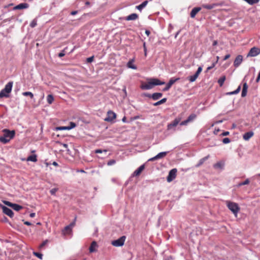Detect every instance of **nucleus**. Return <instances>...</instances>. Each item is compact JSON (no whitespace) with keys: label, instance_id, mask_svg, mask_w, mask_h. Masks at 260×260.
<instances>
[{"label":"nucleus","instance_id":"obj_64","mask_svg":"<svg viewBox=\"0 0 260 260\" xmlns=\"http://www.w3.org/2000/svg\"><path fill=\"white\" fill-rule=\"evenodd\" d=\"M52 165L55 167H57L58 166L57 162H56V161H53L52 163Z\"/></svg>","mask_w":260,"mask_h":260},{"label":"nucleus","instance_id":"obj_22","mask_svg":"<svg viewBox=\"0 0 260 260\" xmlns=\"http://www.w3.org/2000/svg\"><path fill=\"white\" fill-rule=\"evenodd\" d=\"M96 247H97L96 242L95 241H93L91 243V245L89 248V252L91 253L95 252L96 251L95 248Z\"/></svg>","mask_w":260,"mask_h":260},{"label":"nucleus","instance_id":"obj_20","mask_svg":"<svg viewBox=\"0 0 260 260\" xmlns=\"http://www.w3.org/2000/svg\"><path fill=\"white\" fill-rule=\"evenodd\" d=\"M201 10V8L195 7L190 12V17L194 18L196 14Z\"/></svg>","mask_w":260,"mask_h":260},{"label":"nucleus","instance_id":"obj_38","mask_svg":"<svg viewBox=\"0 0 260 260\" xmlns=\"http://www.w3.org/2000/svg\"><path fill=\"white\" fill-rule=\"evenodd\" d=\"M215 6V5H203V8H206L208 10H211L213 9Z\"/></svg>","mask_w":260,"mask_h":260},{"label":"nucleus","instance_id":"obj_48","mask_svg":"<svg viewBox=\"0 0 260 260\" xmlns=\"http://www.w3.org/2000/svg\"><path fill=\"white\" fill-rule=\"evenodd\" d=\"M3 202H4V203L6 205H7V206H9V207H12V205H13V203H11V202H9V201H4Z\"/></svg>","mask_w":260,"mask_h":260},{"label":"nucleus","instance_id":"obj_35","mask_svg":"<svg viewBox=\"0 0 260 260\" xmlns=\"http://www.w3.org/2000/svg\"><path fill=\"white\" fill-rule=\"evenodd\" d=\"M22 94L24 96H29L31 99H32L34 98V94L32 92L29 91H26L22 93Z\"/></svg>","mask_w":260,"mask_h":260},{"label":"nucleus","instance_id":"obj_9","mask_svg":"<svg viewBox=\"0 0 260 260\" xmlns=\"http://www.w3.org/2000/svg\"><path fill=\"white\" fill-rule=\"evenodd\" d=\"M202 71V67H199L198 69V70L197 71V72L193 75L190 76L188 77V79L189 80V81L190 82H193L195 81L196 80V79L198 78V77H199L200 74L201 73Z\"/></svg>","mask_w":260,"mask_h":260},{"label":"nucleus","instance_id":"obj_50","mask_svg":"<svg viewBox=\"0 0 260 260\" xmlns=\"http://www.w3.org/2000/svg\"><path fill=\"white\" fill-rule=\"evenodd\" d=\"M58 130H69L68 126H60L57 128Z\"/></svg>","mask_w":260,"mask_h":260},{"label":"nucleus","instance_id":"obj_8","mask_svg":"<svg viewBox=\"0 0 260 260\" xmlns=\"http://www.w3.org/2000/svg\"><path fill=\"white\" fill-rule=\"evenodd\" d=\"M177 170L176 169H173L170 171L167 180L168 182L173 181L176 177Z\"/></svg>","mask_w":260,"mask_h":260},{"label":"nucleus","instance_id":"obj_34","mask_svg":"<svg viewBox=\"0 0 260 260\" xmlns=\"http://www.w3.org/2000/svg\"><path fill=\"white\" fill-rule=\"evenodd\" d=\"M209 155H208V156H205V157L202 158V159H201L199 162V164L197 165V166H200L201 165H202L204 163V162L205 161H206L209 158Z\"/></svg>","mask_w":260,"mask_h":260},{"label":"nucleus","instance_id":"obj_52","mask_svg":"<svg viewBox=\"0 0 260 260\" xmlns=\"http://www.w3.org/2000/svg\"><path fill=\"white\" fill-rule=\"evenodd\" d=\"M94 56H91L87 58L86 60L87 62H91L93 60Z\"/></svg>","mask_w":260,"mask_h":260},{"label":"nucleus","instance_id":"obj_51","mask_svg":"<svg viewBox=\"0 0 260 260\" xmlns=\"http://www.w3.org/2000/svg\"><path fill=\"white\" fill-rule=\"evenodd\" d=\"M143 48H144V55L145 56H147V48H146L145 42L143 43Z\"/></svg>","mask_w":260,"mask_h":260},{"label":"nucleus","instance_id":"obj_55","mask_svg":"<svg viewBox=\"0 0 260 260\" xmlns=\"http://www.w3.org/2000/svg\"><path fill=\"white\" fill-rule=\"evenodd\" d=\"M143 95L145 96H146V97H148V98H151L152 94H149V93H144Z\"/></svg>","mask_w":260,"mask_h":260},{"label":"nucleus","instance_id":"obj_6","mask_svg":"<svg viewBox=\"0 0 260 260\" xmlns=\"http://www.w3.org/2000/svg\"><path fill=\"white\" fill-rule=\"evenodd\" d=\"M260 54V48L253 47L250 49L247 57H255Z\"/></svg>","mask_w":260,"mask_h":260},{"label":"nucleus","instance_id":"obj_15","mask_svg":"<svg viewBox=\"0 0 260 260\" xmlns=\"http://www.w3.org/2000/svg\"><path fill=\"white\" fill-rule=\"evenodd\" d=\"M243 60V56L241 55H238L235 58L234 65L236 67H238L242 63Z\"/></svg>","mask_w":260,"mask_h":260},{"label":"nucleus","instance_id":"obj_3","mask_svg":"<svg viewBox=\"0 0 260 260\" xmlns=\"http://www.w3.org/2000/svg\"><path fill=\"white\" fill-rule=\"evenodd\" d=\"M13 84V82L11 81L5 85V88L0 92V98H7L9 96V93L12 91Z\"/></svg>","mask_w":260,"mask_h":260},{"label":"nucleus","instance_id":"obj_40","mask_svg":"<svg viewBox=\"0 0 260 260\" xmlns=\"http://www.w3.org/2000/svg\"><path fill=\"white\" fill-rule=\"evenodd\" d=\"M76 126V124H75V123H74L73 122H70V125L68 126L69 129L70 130V129L75 127Z\"/></svg>","mask_w":260,"mask_h":260},{"label":"nucleus","instance_id":"obj_43","mask_svg":"<svg viewBox=\"0 0 260 260\" xmlns=\"http://www.w3.org/2000/svg\"><path fill=\"white\" fill-rule=\"evenodd\" d=\"M217 60H216V61H215L214 62H213V63H212V64H211V66L208 67L207 68V71H209L210 70H211V69H212V68H213L215 66V65H216V64L217 63Z\"/></svg>","mask_w":260,"mask_h":260},{"label":"nucleus","instance_id":"obj_37","mask_svg":"<svg viewBox=\"0 0 260 260\" xmlns=\"http://www.w3.org/2000/svg\"><path fill=\"white\" fill-rule=\"evenodd\" d=\"M37 24V20L36 19H34L30 23V26L32 28L35 27Z\"/></svg>","mask_w":260,"mask_h":260},{"label":"nucleus","instance_id":"obj_53","mask_svg":"<svg viewBox=\"0 0 260 260\" xmlns=\"http://www.w3.org/2000/svg\"><path fill=\"white\" fill-rule=\"evenodd\" d=\"M230 133L229 132H224L222 133L220 135L221 136H225L229 135Z\"/></svg>","mask_w":260,"mask_h":260},{"label":"nucleus","instance_id":"obj_18","mask_svg":"<svg viewBox=\"0 0 260 260\" xmlns=\"http://www.w3.org/2000/svg\"><path fill=\"white\" fill-rule=\"evenodd\" d=\"M253 132L251 131L247 132L243 135V139L245 141H248L253 136Z\"/></svg>","mask_w":260,"mask_h":260},{"label":"nucleus","instance_id":"obj_25","mask_svg":"<svg viewBox=\"0 0 260 260\" xmlns=\"http://www.w3.org/2000/svg\"><path fill=\"white\" fill-rule=\"evenodd\" d=\"M162 96V94L160 92L154 93L151 95V98L153 100H157Z\"/></svg>","mask_w":260,"mask_h":260},{"label":"nucleus","instance_id":"obj_58","mask_svg":"<svg viewBox=\"0 0 260 260\" xmlns=\"http://www.w3.org/2000/svg\"><path fill=\"white\" fill-rule=\"evenodd\" d=\"M103 152V151L101 150V149H96L95 151V152L96 153H101Z\"/></svg>","mask_w":260,"mask_h":260},{"label":"nucleus","instance_id":"obj_62","mask_svg":"<svg viewBox=\"0 0 260 260\" xmlns=\"http://www.w3.org/2000/svg\"><path fill=\"white\" fill-rule=\"evenodd\" d=\"M36 214L35 213H31L30 214L29 216L30 217L33 218L35 216Z\"/></svg>","mask_w":260,"mask_h":260},{"label":"nucleus","instance_id":"obj_61","mask_svg":"<svg viewBox=\"0 0 260 260\" xmlns=\"http://www.w3.org/2000/svg\"><path fill=\"white\" fill-rule=\"evenodd\" d=\"M122 122H123L124 123L127 122L126 118V117L125 116L122 118Z\"/></svg>","mask_w":260,"mask_h":260},{"label":"nucleus","instance_id":"obj_57","mask_svg":"<svg viewBox=\"0 0 260 260\" xmlns=\"http://www.w3.org/2000/svg\"><path fill=\"white\" fill-rule=\"evenodd\" d=\"M259 80H260V72H259L257 77L256 79V82H258Z\"/></svg>","mask_w":260,"mask_h":260},{"label":"nucleus","instance_id":"obj_26","mask_svg":"<svg viewBox=\"0 0 260 260\" xmlns=\"http://www.w3.org/2000/svg\"><path fill=\"white\" fill-rule=\"evenodd\" d=\"M27 161H32V162H36L37 161V155H35V154L29 155L27 157Z\"/></svg>","mask_w":260,"mask_h":260},{"label":"nucleus","instance_id":"obj_11","mask_svg":"<svg viewBox=\"0 0 260 260\" xmlns=\"http://www.w3.org/2000/svg\"><path fill=\"white\" fill-rule=\"evenodd\" d=\"M167 152H161L157 154L155 156L150 158L148 159V161H152L155 160L159 159L165 157L167 154Z\"/></svg>","mask_w":260,"mask_h":260},{"label":"nucleus","instance_id":"obj_13","mask_svg":"<svg viewBox=\"0 0 260 260\" xmlns=\"http://www.w3.org/2000/svg\"><path fill=\"white\" fill-rule=\"evenodd\" d=\"M179 78H171L169 82L167 84L166 86L162 89L164 91H168L172 86V85L177 81H178Z\"/></svg>","mask_w":260,"mask_h":260},{"label":"nucleus","instance_id":"obj_10","mask_svg":"<svg viewBox=\"0 0 260 260\" xmlns=\"http://www.w3.org/2000/svg\"><path fill=\"white\" fill-rule=\"evenodd\" d=\"M116 117V114L112 111H109L107 112V116L105 118V121L107 122H112Z\"/></svg>","mask_w":260,"mask_h":260},{"label":"nucleus","instance_id":"obj_36","mask_svg":"<svg viewBox=\"0 0 260 260\" xmlns=\"http://www.w3.org/2000/svg\"><path fill=\"white\" fill-rule=\"evenodd\" d=\"M245 2H246L248 4L252 5L254 4L257 3L259 0H244Z\"/></svg>","mask_w":260,"mask_h":260},{"label":"nucleus","instance_id":"obj_1","mask_svg":"<svg viewBox=\"0 0 260 260\" xmlns=\"http://www.w3.org/2000/svg\"><path fill=\"white\" fill-rule=\"evenodd\" d=\"M165 84V82L160 81L158 79L152 78L147 83L143 84L141 86V88L144 90H149L152 88L154 86L164 85Z\"/></svg>","mask_w":260,"mask_h":260},{"label":"nucleus","instance_id":"obj_7","mask_svg":"<svg viewBox=\"0 0 260 260\" xmlns=\"http://www.w3.org/2000/svg\"><path fill=\"white\" fill-rule=\"evenodd\" d=\"M197 118V115L192 113L190 114L187 119L182 121L180 123V125H187L188 123L192 122Z\"/></svg>","mask_w":260,"mask_h":260},{"label":"nucleus","instance_id":"obj_24","mask_svg":"<svg viewBox=\"0 0 260 260\" xmlns=\"http://www.w3.org/2000/svg\"><path fill=\"white\" fill-rule=\"evenodd\" d=\"M134 59H132L130 60L127 63V67L128 68H131L134 70H136L137 69V67L134 64Z\"/></svg>","mask_w":260,"mask_h":260},{"label":"nucleus","instance_id":"obj_28","mask_svg":"<svg viewBox=\"0 0 260 260\" xmlns=\"http://www.w3.org/2000/svg\"><path fill=\"white\" fill-rule=\"evenodd\" d=\"M224 164L221 162H218L215 164L213 166L215 169H222L223 168Z\"/></svg>","mask_w":260,"mask_h":260},{"label":"nucleus","instance_id":"obj_16","mask_svg":"<svg viewBox=\"0 0 260 260\" xmlns=\"http://www.w3.org/2000/svg\"><path fill=\"white\" fill-rule=\"evenodd\" d=\"M29 7V5L27 3H21L13 8V10H20L27 9Z\"/></svg>","mask_w":260,"mask_h":260},{"label":"nucleus","instance_id":"obj_60","mask_svg":"<svg viewBox=\"0 0 260 260\" xmlns=\"http://www.w3.org/2000/svg\"><path fill=\"white\" fill-rule=\"evenodd\" d=\"M78 13V11H72L71 13V14L72 15H76V14H77Z\"/></svg>","mask_w":260,"mask_h":260},{"label":"nucleus","instance_id":"obj_2","mask_svg":"<svg viewBox=\"0 0 260 260\" xmlns=\"http://www.w3.org/2000/svg\"><path fill=\"white\" fill-rule=\"evenodd\" d=\"M225 203L229 209L232 212V213L234 214V215L236 217H237V214L240 209L238 204L236 203L230 201H226Z\"/></svg>","mask_w":260,"mask_h":260},{"label":"nucleus","instance_id":"obj_46","mask_svg":"<svg viewBox=\"0 0 260 260\" xmlns=\"http://www.w3.org/2000/svg\"><path fill=\"white\" fill-rule=\"evenodd\" d=\"M48 243V240H46L45 241H44L40 245V248H43L44 246H45L46 244H47V243Z\"/></svg>","mask_w":260,"mask_h":260},{"label":"nucleus","instance_id":"obj_17","mask_svg":"<svg viewBox=\"0 0 260 260\" xmlns=\"http://www.w3.org/2000/svg\"><path fill=\"white\" fill-rule=\"evenodd\" d=\"M145 168L144 165H142L140 166L133 173V176H139L141 172L143 171Z\"/></svg>","mask_w":260,"mask_h":260},{"label":"nucleus","instance_id":"obj_59","mask_svg":"<svg viewBox=\"0 0 260 260\" xmlns=\"http://www.w3.org/2000/svg\"><path fill=\"white\" fill-rule=\"evenodd\" d=\"M24 224H25V225H31V223L29 221H24Z\"/></svg>","mask_w":260,"mask_h":260},{"label":"nucleus","instance_id":"obj_21","mask_svg":"<svg viewBox=\"0 0 260 260\" xmlns=\"http://www.w3.org/2000/svg\"><path fill=\"white\" fill-rule=\"evenodd\" d=\"M248 85L246 83H244L241 93V96L245 97L247 94Z\"/></svg>","mask_w":260,"mask_h":260},{"label":"nucleus","instance_id":"obj_29","mask_svg":"<svg viewBox=\"0 0 260 260\" xmlns=\"http://www.w3.org/2000/svg\"><path fill=\"white\" fill-rule=\"evenodd\" d=\"M166 101H167V99L164 98V99H161V100L154 103L153 105L154 106H158V105H160L161 104L165 103Z\"/></svg>","mask_w":260,"mask_h":260},{"label":"nucleus","instance_id":"obj_23","mask_svg":"<svg viewBox=\"0 0 260 260\" xmlns=\"http://www.w3.org/2000/svg\"><path fill=\"white\" fill-rule=\"evenodd\" d=\"M148 3V1H145L141 4L136 6V8L140 11H141L147 6Z\"/></svg>","mask_w":260,"mask_h":260},{"label":"nucleus","instance_id":"obj_12","mask_svg":"<svg viewBox=\"0 0 260 260\" xmlns=\"http://www.w3.org/2000/svg\"><path fill=\"white\" fill-rule=\"evenodd\" d=\"M3 132L4 133V136L10 139V140L13 138L15 135V131H10L7 129H4Z\"/></svg>","mask_w":260,"mask_h":260},{"label":"nucleus","instance_id":"obj_39","mask_svg":"<svg viewBox=\"0 0 260 260\" xmlns=\"http://www.w3.org/2000/svg\"><path fill=\"white\" fill-rule=\"evenodd\" d=\"M75 225V222H73L71 223L70 225L66 226L65 230L67 231H70L71 230L72 227H73Z\"/></svg>","mask_w":260,"mask_h":260},{"label":"nucleus","instance_id":"obj_41","mask_svg":"<svg viewBox=\"0 0 260 260\" xmlns=\"http://www.w3.org/2000/svg\"><path fill=\"white\" fill-rule=\"evenodd\" d=\"M34 254L37 257H38V258H39L40 259H42V258H43V254L41 253H39V252H34Z\"/></svg>","mask_w":260,"mask_h":260},{"label":"nucleus","instance_id":"obj_54","mask_svg":"<svg viewBox=\"0 0 260 260\" xmlns=\"http://www.w3.org/2000/svg\"><path fill=\"white\" fill-rule=\"evenodd\" d=\"M230 57V54H226L223 58V60H225L226 59H228V58H229Z\"/></svg>","mask_w":260,"mask_h":260},{"label":"nucleus","instance_id":"obj_30","mask_svg":"<svg viewBox=\"0 0 260 260\" xmlns=\"http://www.w3.org/2000/svg\"><path fill=\"white\" fill-rule=\"evenodd\" d=\"M12 208L15 211H18L20 209H22V207L16 204H13Z\"/></svg>","mask_w":260,"mask_h":260},{"label":"nucleus","instance_id":"obj_31","mask_svg":"<svg viewBox=\"0 0 260 260\" xmlns=\"http://www.w3.org/2000/svg\"><path fill=\"white\" fill-rule=\"evenodd\" d=\"M47 101L48 104H51L54 101L53 95L52 94H49L47 97Z\"/></svg>","mask_w":260,"mask_h":260},{"label":"nucleus","instance_id":"obj_63","mask_svg":"<svg viewBox=\"0 0 260 260\" xmlns=\"http://www.w3.org/2000/svg\"><path fill=\"white\" fill-rule=\"evenodd\" d=\"M145 34L147 35V36H149V35H150V31L148 30H145Z\"/></svg>","mask_w":260,"mask_h":260},{"label":"nucleus","instance_id":"obj_33","mask_svg":"<svg viewBox=\"0 0 260 260\" xmlns=\"http://www.w3.org/2000/svg\"><path fill=\"white\" fill-rule=\"evenodd\" d=\"M225 76H222L218 79V82L220 86H222L225 80Z\"/></svg>","mask_w":260,"mask_h":260},{"label":"nucleus","instance_id":"obj_14","mask_svg":"<svg viewBox=\"0 0 260 260\" xmlns=\"http://www.w3.org/2000/svg\"><path fill=\"white\" fill-rule=\"evenodd\" d=\"M2 208L3 209V212H4V213L7 215L11 218L13 217L14 213L11 209L8 208V207L5 206H2Z\"/></svg>","mask_w":260,"mask_h":260},{"label":"nucleus","instance_id":"obj_49","mask_svg":"<svg viewBox=\"0 0 260 260\" xmlns=\"http://www.w3.org/2000/svg\"><path fill=\"white\" fill-rule=\"evenodd\" d=\"M115 162H116V161L114 159H111L108 162L107 165L108 166H112V165L115 164Z\"/></svg>","mask_w":260,"mask_h":260},{"label":"nucleus","instance_id":"obj_44","mask_svg":"<svg viewBox=\"0 0 260 260\" xmlns=\"http://www.w3.org/2000/svg\"><path fill=\"white\" fill-rule=\"evenodd\" d=\"M58 190V188H54L50 190V192L52 195H55L56 191Z\"/></svg>","mask_w":260,"mask_h":260},{"label":"nucleus","instance_id":"obj_19","mask_svg":"<svg viewBox=\"0 0 260 260\" xmlns=\"http://www.w3.org/2000/svg\"><path fill=\"white\" fill-rule=\"evenodd\" d=\"M138 18V15L136 13H133L127 16L125 18V20L127 21L135 20Z\"/></svg>","mask_w":260,"mask_h":260},{"label":"nucleus","instance_id":"obj_42","mask_svg":"<svg viewBox=\"0 0 260 260\" xmlns=\"http://www.w3.org/2000/svg\"><path fill=\"white\" fill-rule=\"evenodd\" d=\"M67 49V47L65 48L63 50H62L59 54L58 56L59 57H62L65 55V50Z\"/></svg>","mask_w":260,"mask_h":260},{"label":"nucleus","instance_id":"obj_45","mask_svg":"<svg viewBox=\"0 0 260 260\" xmlns=\"http://www.w3.org/2000/svg\"><path fill=\"white\" fill-rule=\"evenodd\" d=\"M249 181L248 179H247L244 181L240 183L239 185V186L249 184Z\"/></svg>","mask_w":260,"mask_h":260},{"label":"nucleus","instance_id":"obj_5","mask_svg":"<svg viewBox=\"0 0 260 260\" xmlns=\"http://www.w3.org/2000/svg\"><path fill=\"white\" fill-rule=\"evenodd\" d=\"M126 237L124 236H123L119 238V239L114 240L112 241V244L115 247H120L124 245V241L125 240Z\"/></svg>","mask_w":260,"mask_h":260},{"label":"nucleus","instance_id":"obj_4","mask_svg":"<svg viewBox=\"0 0 260 260\" xmlns=\"http://www.w3.org/2000/svg\"><path fill=\"white\" fill-rule=\"evenodd\" d=\"M181 117H176L172 122L169 123L167 125V129L172 130L173 131H175V127L181 122Z\"/></svg>","mask_w":260,"mask_h":260},{"label":"nucleus","instance_id":"obj_56","mask_svg":"<svg viewBox=\"0 0 260 260\" xmlns=\"http://www.w3.org/2000/svg\"><path fill=\"white\" fill-rule=\"evenodd\" d=\"M59 144H60V145H62L65 148H67L68 147V145L67 144H64V143H59Z\"/></svg>","mask_w":260,"mask_h":260},{"label":"nucleus","instance_id":"obj_32","mask_svg":"<svg viewBox=\"0 0 260 260\" xmlns=\"http://www.w3.org/2000/svg\"><path fill=\"white\" fill-rule=\"evenodd\" d=\"M9 141H10V139L4 136L0 137V141L1 142H3L4 144L8 143Z\"/></svg>","mask_w":260,"mask_h":260},{"label":"nucleus","instance_id":"obj_47","mask_svg":"<svg viewBox=\"0 0 260 260\" xmlns=\"http://www.w3.org/2000/svg\"><path fill=\"white\" fill-rule=\"evenodd\" d=\"M231 142V140L229 138H224L223 140H222V142L224 143V144H228L230 142Z\"/></svg>","mask_w":260,"mask_h":260},{"label":"nucleus","instance_id":"obj_27","mask_svg":"<svg viewBox=\"0 0 260 260\" xmlns=\"http://www.w3.org/2000/svg\"><path fill=\"white\" fill-rule=\"evenodd\" d=\"M241 90V86L239 85L238 88H237L236 90H235V91H232V92H227L226 93V95H232V94H237Z\"/></svg>","mask_w":260,"mask_h":260}]
</instances>
